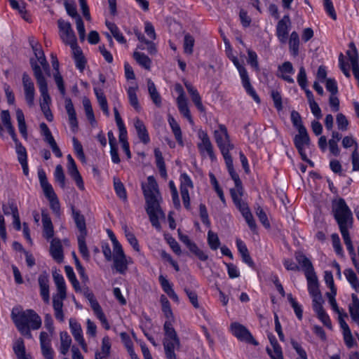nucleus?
<instances>
[{
	"label": "nucleus",
	"instance_id": "b1692460",
	"mask_svg": "<svg viewBox=\"0 0 359 359\" xmlns=\"http://www.w3.org/2000/svg\"><path fill=\"white\" fill-rule=\"evenodd\" d=\"M184 86L189 93L191 100L196 108L201 112L205 111V107L203 105L201 97L198 91L188 81L184 82Z\"/></svg>",
	"mask_w": 359,
	"mask_h": 359
},
{
	"label": "nucleus",
	"instance_id": "412c9836",
	"mask_svg": "<svg viewBox=\"0 0 359 359\" xmlns=\"http://www.w3.org/2000/svg\"><path fill=\"white\" fill-rule=\"evenodd\" d=\"M295 259L302 266L306 277L316 274L311 262L305 256V255L302 252H296Z\"/></svg>",
	"mask_w": 359,
	"mask_h": 359
},
{
	"label": "nucleus",
	"instance_id": "423d86ee",
	"mask_svg": "<svg viewBox=\"0 0 359 359\" xmlns=\"http://www.w3.org/2000/svg\"><path fill=\"white\" fill-rule=\"evenodd\" d=\"M147 206L160 205L162 200L158 184L153 176L147 177V183L142 184Z\"/></svg>",
	"mask_w": 359,
	"mask_h": 359
},
{
	"label": "nucleus",
	"instance_id": "473e14b6",
	"mask_svg": "<svg viewBox=\"0 0 359 359\" xmlns=\"http://www.w3.org/2000/svg\"><path fill=\"white\" fill-rule=\"evenodd\" d=\"M72 215L76 226L80 232L79 236H86L87 231L84 216L81 215L79 212L76 211L74 209L72 210Z\"/></svg>",
	"mask_w": 359,
	"mask_h": 359
},
{
	"label": "nucleus",
	"instance_id": "6e6d98bb",
	"mask_svg": "<svg viewBox=\"0 0 359 359\" xmlns=\"http://www.w3.org/2000/svg\"><path fill=\"white\" fill-rule=\"evenodd\" d=\"M255 213L258 217L260 222L266 229H269L271 226L270 222L268 219L267 215L260 205H257L255 208Z\"/></svg>",
	"mask_w": 359,
	"mask_h": 359
},
{
	"label": "nucleus",
	"instance_id": "09e8293b",
	"mask_svg": "<svg viewBox=\"0 0 359 359\" xmlns=\"http://www.w3.org/2000/svg\"><path fill=\"white\" fill-rule=\"evenodd\" d=\"M137 89V87H129L127 93L130 105L133 107L135 110L140 111V106L136 94Z\"/></svg>",
	"mask_w": 359,
	"mask_h": 359
},
{
	"label": "nucleus",
	"instance_id": "bf43d9fd",
	"mask_svg": "<svg viewBox=\"0 0 359 359\" xmlns=\"http://www.w3.org/2000/svg\"><path fill=\"white\" fill-rule=\"evenodd\" d=\"M194 46V39L189 34L184 36V53L189 55L193 53V48Z\"/></svg>",
	"mask_w": 359,
	"mask_h": 359
},
{
	"label": "nucleus",
	"instance_id": "de8ad7c7",
	"mask_svg": "<svg viewBox=\"0 0 359 359\" xmlns=\"http://www.w3.org/2000/svg\"><path fill=\"white\" fill-rule=\"evenodd\" d=\"M106 25L108 29L110 30L111 34L115 38V39L120 43H126V40L125 37L123 36L122 33L120 32L118 27L113 22H106Z\"/></svg>",
	"mask_w": 359,
	"mask_h": 359
},
{
	"label": "nucleus",
	"instance_id": "72a5a7b5",
	"mask_svg": "<svg viewBox=\"0 0 359 359\" xmlns=\"http://www.w3.org/2000/svg\"><path fill=\"white\" fill-rule=\"evenodd\" d=\"M72 50L76 67L82 72L84 70L86 64V60L82 53V51L78 46L72 48Z\"/></svg>",
	"mask_w": 359,
	"mask_h": 359
},
{
	"label": "nucleus",
	"instance_id": "1a4fd4ad",
	"mask_svg": "<svg viewBox=\"0 0 359 359\" xmlns=\"http://www.w3.org/2000/svg\"><path fill=\"white\" fill-rule=\"evenodd\" d=\"M214 135L216 143L221 152L233 149V144L230 142L229 135L224 125L220 124L219 130H215Z\"/></svg>",
	"mask_w": 359,
	"mask_h": 359
},
{
	"label": "nucleus",
	"instance_id": "a19ab883",
	"mask_svg": "<svg viewBox=\"0 0 359 359\" xmlns=\"http://www.w3.org/2000/svg\"><path fill=\"white\" fill-rule=\"evenodd\" d=\"M178 109L182 116L186 118L191 124H194L189 108L187 104V100H176Z\"/></svg>",
	"mask_w": 359,
	"mask_h": 359
},
{
	"label": "nucleus",
	"instance_id": "bb28decb",
	"mask_svg": "<svg viewBox=\"0 0 359 359\" xmlns=\"http://www.w3.org/2000/svg\"><path fill=\"white\" fill-rule=\"evenodd\" d=\"M43 223V234L46 239H50L54 236L53 226L48 214L43 210L41 212Z\"/></svg>",
	"mask_w": 359,
	"mask_h": 359
},
{
	"label": "nucleus",
	"instance_id": "39448f33",
	"mask_svg": "<svg viewBox=\"0 0 359 359\" xmlns=\"http://www.w3.org/2000/svg\"><path fill=\"white\" fill-rule=\"evenodd\" d=\"M11 317L16 327H30L32 330H38L41 326V317L32 309L19 311L18 313L13 310Z\"/></svg>",
	"mask_w": 359,
	"mask_h": 359
},
{
	"label": "nucleus",
	"instance_id": "3c124183",
	"mask_svg": "<svg viewBox=\"0 0 359 359\" xmlns=\"http://www.w3.org/2000/svg\"><path fill=\"white\" fill-rule=\"evenodd\" d=\"M86 236H78V245L80 253L81 254L83 258L89 261L90 259V253L88 250V247L86 243Z\"/></svg>",
	"mask_w": 359,
	"mask_h": 359
},
{
	"label": "nucleus",
	"instance_id": "052dcab7",
	"mask_svg": "<svg viewBox=\"0 0 359 359\" xmlns=\"http://www.w3.org/2000/svg\"><path fill=\"white\" fill-rule=\"evenodd\" d=\"M331 238L332 242V246L335 252L338 255L343 257L344 251L341 245V241L339 235L337 233H332L331 236Z\"/></svg>",
	"mask_w": 359,
	"mask_h": 359
},
{
	"label": "nucleus",
	"instance_id": "79ce46f5",
	"mask_svg": "<svg viewBox=\"0 0 359 359\" xmlns=\"http://www.w3.org/2000/svg\"><path fill=\"white\" fill-rule=\"evenodd\" d=\"M154 155L156 158V166L159 170L160 175L162 177H167V171L165 168V165L164 163L163 157L162 156L161 151L159 149H154Z\"/></svg>",
	"mask_w": 359,
	"mask_h": 359
},
{
	"label": "nucleus",
	"instance_id": "864d4df0",
	"mask_svg": "<svg viewBox=\"0 0 359 359\" xmlns=\"http://www.w3.org/2000/svg\"><path fill=\"white\" fill-rule=\"evenodd\" d=\"M13 350L17 358H20V356L26 354L24 340L22 338H19L15 341Z\"/></svg>",
	"mask_w": 359,
	"mask_h": 359
},
{
	"label": "nucleus",
	"instance_id": "2f4dec72",
	"mask_svg": "<svg viewBox=\"0 0 359 359\" xmlns=\"http://www.w3.org/2000/svg\"><path fill=\"white\" fill-rule=\"evenodd\" d=\"M351 300L348 306L349 313L352 320L359 325V299L355 294H352Z\"/></svg>",
	"mask_w": 359,
	"mask_h": 359
},
{
	"label": "nucleus",
	"instance_id": "f3484780",
	"mask_svg": "<svg viewBox=\"0 0 359 359\" xmlns=\"http://www.w3.org/2000/svg\"><path fill=\"white\" fill-rule=\"evenodd\" d=\"M340 232L344 239V244L346 246V249L351 256L353 264L359 274V262L356 259V254L349 235L348 229L343 230Z\"/></svg>",
	"mask_w": 359,
	"mask_h": 359
},
{
	"label": "nucleus",
	"instance_id": "f03ea898",
	"mask_svg": "<svg viewBox=\"0 0 359 359\" xmlns=\"http://www.w3.org/2000/svg\"><path fill=\"white\" fill-rule=\"evenodd\" d=\"M332 212L340 231L352 226V212L344 198L334 199L332 203Z\"/></svg>",
	"mask_w": 359,
	"mask_h": 359
},
{
	"label": "nucleus",
	"instance_id": "e433bc0d",
	"mask_svg": "<svg viewBox=\"0 0 359 359\" xmlns=\"http://www.w3.org/2000/svg\"><path fill=\"white\" fill-rule=\"evenodd\" d=\"M308 283V291L309 294L313 297L316 294H321L319 290V285L316 274H313L309 276H306Z\"/></svg>",
	"mask_w": 359,
	"mask_h": 359
},
{
	"label": "nucleus",
	"instance_id": "7ed1b4c3",
	"mask_svg": "<svg viewBox=\"0 0 359 359\" xmlns=\"http://www.w3.org/2000/svg\"><path fill=\"white\" fill-rule=\"evenodd\" d=\"M53 280L57 287V294L53 297V307L55 318L60 322H64L63 301L67 297L66 284L63 276L57 273L53 274Z\"/></svg>",
	"mask_w": 359,
	"mask_h": 359
},
{
	"label": "nucleus",
	"instance_id": "13d9d810",
	"mask_svg": "<svg viewBox=\"0 0 359 359\" xmlns=\"http://www.w3.org/2000/svg\"><path fill=\"white\" fill-rule=\"evenodd\" d=\"M208 242L212 250H217L220 245V241L217 233L209 231L208 232Z\"/></svg>",
	"mask_w": 359,
	"mask_h": 359
},
{
	"label": "nucleus",
	"instance_id": "c756f323",
	"mask_svg": "<svg viewBox=\"0 0 359 359\" xmlns=\"http://www.w3.org/2000/svg\"><path fill=\"white\" fill-rule=\"evenodd\" d=\"M134 126L141 142L144 144H148L150 141V138L144 123L140 118H137L134 121Z\"/></svg>",
	"mask_w": 359,
	"mask_h": 359
},
{
	"label": "nucleus",
	"instance_id": "20e7f679",
	"mask_svg": "<svg viewBox=\"0 0 359 359\" xmlns=\"http://www.w3.org/2000/svg\"><path fill=\"white\" fill-rule=\"evenodd\" d=\"M163 330L165 337L163 341L165 354L167 359H177L175 350L180 347V341L177 337L172 324L170 321L167 320L164 323Z\"/></svg>",
	"mask_w": 359,
	"mask_h": 359
},
{
	"label": "nucleus",
	"instance_id": "cd10ccee",
	"mask_svg": "<svg viewBox=\"0 0 359 359\" xmlns=\"http://www.w3.org/2000/svg\"><path fill=\"white\" fill-rule=\"evenodd\" d=\"M146 211L149 217L152 226L156 229H159L161 225L158 222V215H163V211L160 205L147 206Z\"/></svg>",
	"mask_w": 359,
	"mask_h": 359
},
{
	"label": "nucleus",
	"instance_id": "5701e85b",
	"mask_svg": "<svg viewBox=\"0 0 359 359\" xmlns=\"http://www.w3.org/2000/svg\"><path fill=\"white\" fill-rule=\"evenodd\" d=\"M65 109L67 111L69 123L72 130L75 133L78 130V121L76 118V114L73 105V103L69 98L65 100Z\"/></svg>",
	"mask_w": 359,
	"mask_h": 359
},
{
	"label": "nucleus",
	"instance_id": "393cba45",
	"mask_svg": "<svg viewBox=\"0 0 359 359\" xmlns=\"http://www.w3.org/2000/svg\"><path fill=\"white\" fill-rule=\"evenodd\" d=\"M298 134L294 137V144L297 150L305 149L310 144V137L309 136L306 129H303L298 131Z\"/></svg>",
	"mask_w": 359,
	"mask_h": 359
},
{
	"label": "nucleus",
	"instance_id": "c03bdc74",
	"mask_svg": "<svg viewBox=\"0 0 359 359\" xmlns=\"http://www.w3.org/2000/svg\"><path fill=\"white\" fill-rule=\"evenodd\" d=\"M133 57L140 66L147 70L150 69L151 60L144 53L135 51L133 53Z\"/></svg>",
	"mask_w": 359,
	"mask_h": 359
},
{
	"label": "nucleus",
	"instance_id": "9b49d317",
	"mask_svg": "<svg viewBox=\"0 0 359 359\" xmlns=\"http://www.w3.org/2000/svg\"><path fill=\"white\" fill-rule=\"evenodd\" d=\"M231 331L239 340L257 345V342L255 340L250 331L243 325L238 323H231Z\"/></svg>",
	"mask_w": 359,
	"mask_h": 359
},
{
	"label": "nucleus",
	"instance_id": "f257e3e1",
	"mask_svg": "<svg viewBox=\"0 0 359 359\" xmlns=\"http://www.w3.org/2000/svg\"><path fill=\"white\" fill-rule=\"evenodd\" d=\"M31 67L41 95V100L40 102L41 109L43 113L46 118L48 121H52L53 119V115L49 107L51 102V98L48 94L47 81L45 76L43 75L42 71L39 66L32 60L31 61Z\"/></svg>",
	"mask_w": 359,
	"mask_h": 359
},
{
	"label": "nucleus",
	"instance_id": "680f3d73",
	"mask_svg": "<svg viewBox=\"0 0 359 359\" xmlns=\"http://www.w3.org/2000/svg\"><path fill=\"white\" fill-rule=\"evenodd\" d=\"M2 209L4 215H12L13 217L18 214L17 205L13 202H8L7 204H3Z\"/></svg>",
	"mask_w": 359,
	"mask_h": 359
},
{
	"label": "nucleus",
	"instance_id": "9d476101",
	"mask_svg": "<svg viewBox=\"0 0 359 359\" xmlns=\"http://www.w3.org/2000/svg\"><path fill=\"white\" fill-rule=\"evenodd\" d=\"M198 137L200 142L197 144V147L201 154L202 156L207 155L211 160H215L216 157L214 154L213 146L207 133L200 130L198 132Z\"/></svg>",
	"mask_w": 359,
	"mask_h": 359
},
{
	"label": "nucleus",
	"instance_id": "69168bd1",
	"mask_svg": "<svg viewBox=\"0 0 359 359\" xmlns=\"http://www.w3.org/2000/svg\"><path fill=\"white\" fill-rule=\"evenodd\" d=\"M231 179L233 180L235 183V189L236 192H239V194L241 193V191H243V188L242 186V182L240 180V177L236 173L234 169H232L231 170L228 171Z\"/></svg>",
	"mask_w": 359,
	"mask_h": 359
},
{
	"label": "nucleus",
	"instance_id": "49530a36",
	"mask_svg": "<svg viewBox=\"0 0 359 359\" xmlns=\"http://www.w3.org/2000/svg\"><path fill=\"white\" fill-rule=\"evenodd\" d=\"M95 93L97 97V102L101 109L103 111L104 114L107 116H109V110L108 107L107 101L106 97L104 96L103 92L101 90H98L97 88L94 89Z\"/></svg>",
	"mask_w": 359,
	"mask_h": 359
},
{
	"label": "nucleus",
	"instance_id": "aec40b11",
	"mask_svg": "<svg viewBox=\"0 0 359 359\" xmlns=\"http://www.w3.org/2000/svg\"><path fill=\"white\" fill-rule=\"evenodd\" d=\"M50 253L53 259L58 263H61L64 259L63 249L60 240L59 238H53L50 242Z\"/></svg>",
	"mask_w": 359,
	"mask_h": 359
},
{
	"label": "nucleus",
	"instance_id": "a18cd8bd",
	"mask_svg": "<svg viewBox=\"0 0 359 359\" xmlns=\"http://www.w3.org/2000/svg\"><path fill=\"white\" fill-rule=\"evenodd\" d=\"M9 2L12 8L18 11L19 13L21 15L24 20L26 21L29 20L28 18H27V4L23 0H20V1L17 0H9Z\"/></svg>",
	"mask_w": 359,
	"mask_h": 359
},
{
	"label": "nucleus",
	"instance_id": "ddd939ff",
	"mask_svg": "<svg viewBox=\"0 0 359 359\" xmlns=\"http://www.w3.org/2000/svg\"><path fill=\"white\" fill-rule=\"evenodd\" d=\"M290 20L288 15H285L280 20L276 25V36L281 43H285L289 34Z\"/></svg>",
	"mask_w": 359,
	"mask_h": 359
},
{
	"label": "nucleus",
	"instance_id": "ea45409f",
	"mask_svg": "<svg viewBox=\"0 0 359 359\" xmlns=\"http://www.w3.org/2000/svg\"><path fill=\"white\" fill-rule=\"evenodd\" d=\"M67 171H68L69 175L72 177V179L74 180L78 187L80 189H83L84 184H83V179L77 169L76 165L74 164V165L67 166Z\"/></svg>",
	"mask_w": 359,
	"mask_h": 359
},
{
	"label": "nucleus",
	"instance_id": "7c9ffc66",
	"mask_svg": "<svg viewBox=\"0 0 359 359\" xmlns=\"http://www.w3.org/2000/svg\"><path fill=\"white\" fill-rule=\"evenodd\" d=\"M288 45L291 55L293 57L298 56L299 54L300 39L299 34L297 32L293 31L290 34L288 39Z\"/></svg>",
	"mask_w": 359,
	"mask_h": 359
},
{
	"label": "nucleus",
	"instance_id": "a878e982",
	"mask_svg": "<svg viewBox=\"0 0 359 359\" xmlns=\"http://www.w3.org/2000/svg\"><path fill=\"white\" fill-rule=\"evenodd\" d=\"M278 70L280 72V75L278 76L287 81L289 83H294V81L290 74H293L294 69L292 64L290 62H285L278 67Z\"/></svg>",
	"mask_w": 359,
	"mask_h": 359
},
{
	"label": "nucleus",
	"instance_id": "8fccbe9b",
	"mask_svg": "<svg viewBox=\"0 0 359 359\" xmlns=\"http://www.w3.org/2000/svg\"><path fill=\"white\" fill-rule=\"evenodd\" d=\"M114 187L116 195L123 201L127 200V194L123 184L119 179H114Z\"/></svg>",
	"mask_w": 359,
	"mask_h": 359
},
{
	"label": "nucleus",
	"instance_id": "58836bf2",
	"mask_svg": "<svg viewBox=\"0 0 359 359\" xmlns=\"http://www.w3.org/2000/svg\"><path fill=\"white\" fill-rule=\"evenodd\" d=\"M60 353L65 355L70 348L72 344V339L67 332H61L60 334Z\"/></svg>",
	"mask_w": 359,
	"mask_h": 359
},
{
	"label": "nucleus",
	"instance_id": "5fc2aeb1",
	"mask_svg": "<svg viewBox=\"0 0 359 359\" xmlns=\"http://www.w3.org/2000/svg\"><path fill=\"white\" fill-rule=\"evenodd\" d=\"M287 299L291 305V306L293 308L294 311L295 313L296 316L299 320L302 319L303 316V311L302 309V306L299 303L296 301V299L292 297V294H287Z\"/></svg>",
	"mask_w": 359,
	"mask_h": 359
},
{
	"label": "nucleus",
	"instance_id": "2eb2a0df",
	"mask_svg": "<svg viewBox=\"0 0 359 359\" xmlns=\"http://www.w3.org/2000/svg\"><path fill=\"white\" fill-rule=\"evenodd\" d=\"M69 327L75 341H76L79 344V345L81 346L82 349L85 352H87L88 346L84 340L83 336V330L80 323H79L75 319L70 318Z\"/></svg>",
	"mask_w": 359,
	"mask_h": 359
},
{
	"label": "nucleus",
	"instance_id": "e2e57ef3",
	"mask_svg": "<svg viewBox=\"0 0 359 359\" xmlns=\"http://www.w3.org/2000/svg\"><path fill=\"white\" fill-rule=\"evenodd\" d=\"M291 121L293 126L297 129L298 131L303 129H306L302 124V121L300 114L296 111H292L291 113Z\"/></svg>",
	"mask_w": 359,
	"mask_h": 359
},
{
	"label": "nucleus",
	"instance_id": "4c0bfd02",
	"mask_svg": "<svg viewBox=\"0 0 359 359\" xmlns=\"http://www.w3.org/2000/svg\"><path fill=\"white\" fill-rule=\"evenodd\" d=\"M243 193V191H241V193L239 194V192H236V189L230 190V194L233 200V202L240 212L245 210L249 208L247 203L243 201L241 198Z\"/></svg>",
	"mask_w": 359,
	"mask_h": 359
},
{
	"label": "nucleus",
	"instance_id": "37998d69",
	"mask_svg": "<svg viewBox=\"0 0 359 359\" xmlns=\"http://www.w3.org/2000/svg\"><path fill=\"white\" fill-rule=\"evenodd\" d=\"M344 273L351 287L359 293V280L355 273L351 269H347L344 270Z\"/></svg>",
	"mask_w": 359,
	"mask_h": 359
},
{
	"label": "nucleus",
	"instance_id": "4468645a",
	"mask_svg": "<svg viewBox=\"0 0 359 359\" xmlns=\"http://www.w3.org/2000/svg\"><path fill=\"white\" fill-rule=\"evenodd\" d=\"M114 267L117 272L123 274L128 269V262L122 247L114 250Z\"/></svg>",
	"mask_w": 359,
	"mask_h": 359
},
{
	"label": "nucleus",
	"instance_id": "dca6fc26",
	"mask_svg": "<svg viewBox=\"0 0 359 359\" xmlns=\"http://www.w3.org/2000/svg\"><path fill=\"white\" fill-rule=\"evenodd\" d=\"M40 128L42 135L44 136V140L50 145L54 154L57 157H61L62 155V152L58 147L53 136L52 135L48 126L45 123H41L40 124Z\"/></svg>",
	"mask_w": 359,
	"mask_h": 359
},
{
	"label": "nucleus",
	"instance_id": "603ef678",
	"mask_svg": "<svg viewBox=\"0 0 359 359\" xmlns=\"http://www.w3.org/2000/svg\"><path fill=\"white\" fill-rule=\"evenodd\" d=\"M54 177L55 181L60 184L61 188L65 189L66 186V179L61 165H57L55 168Z\"/></svg>",
	"mask_w": 359,
	"mask_h": 359
},
{
	"label": "nucleus",
	"instance_id": "0eeeda50",
	"mask_svg": "<svg viewBox=\"0 0 359 359\" xmlns=\"http://www.w3.org/2000/svg\"><path fill=\"white\" fill-rule=\"evenodd\" d=\"M59 35L62 42L71 48L77 46L76 37L70 22L62 19L57 20Z\"/></svg>",
	"mask_w": 359,
	"mask_h": 359
},
{
	"label": "nucleus",
	"instance_id": "4be33fe9",
	"mask_svg": "<svg viewBox=\"0 0 359 359\" xmlns=\"http://www.w3.org/2000/svg\"><path fill=\"white\" fill-rule=\"evenodd\" d=\"M111 343L109 337L105 336L102 339L100 350L95 353V359H108L110 357Z\"/></svg>",
	"mask_w": 359,
	"mask_h": 359
},
{
	"label": "nucleus",
	"instance_id": "c85d7f7f",
	"mask_svg": "<svg viewBox=\"0 0 359 359\" xmlns=\"http://www.w3.org/2000/svg\"><path fill=\"white\" fill-rule=\"evenodd\" d=\"M236 246L239 253L241 255L243 262L247 264L248 266L253 267L255 264L254 262L250 255L249 251L245 243L241 239L237 238Z\"/></svg>",
	"mask_w": 359,
	"mask_h": 359
},
{
	"label": "nucleus",
	"instance_id": "774afa93",
	"mask_svg": "<svg viewBox=\"0 0 359 359\" xmlns=\"http://www.w3.org/2000/svg\"><path fill=\"white\" fill-rule=\"evenodd\" d=\"M15 151L18 154V160L19 163H25L27 161V155L25 147L22 144H17Z\"/></svg>",
	"mask_w": 359,
	"mask_h": 359
},
{
	"label": "nucleus",
	"instance_id": "c9c22d12",
	"mask_svg": "<svg viewBox=\"0 0 359 359\" xmlns=\"http://www.w3.org/2000/svg\"><path fill=\"white\" fill-rule=\"evenodd\" d=\"M147 87L149 94L150 95L152 102L158 107L161 106V97L156 90L154 83L150 79H147Z\"/></svg>",
	"mask_w": 359,
	"mask_h": 359
},
{
	"label": "nucleus",
	"instance_id": "0e129e2a",
	"mask_svg": "<svg viewBox=\"0 0 359 359\" xmlns=\"http://www.w3.org/2000/svg\"><path fill=\"white\" fill-rule=\"evenodd\" d=\"M83 105L86 111V115L88 118V119L90 121H95V116L93 114V108L91 106L90 101L89 99L85 97L83 100Z\"/></svg>",
	"mask_w": 359,
	"mask_h": 359
},
{
	"label": "nucleus",
	"instance_id": "338daca9",
	"mask_svg": "<svg viewBox=\"0 0 359 359\" xmlns=\"http://www.w3.org/2000/svg\"><path fill=\"white\" fill-rule=\"evenodd\" d=\"M297 82L303 90H306V88L307 87V77L306 70L303 66L299 68V72L297 76Z\"/></svg>",
	"mask_w": 359,
	"mask_h": 359
},
{
	"label": "nucleus",
	"instance_id": "a211bd4d",
	"mask_svg": "<svg viewBox=\"0 0 359 359\" xmlns=\"http://www.w3.org/2000/svg\"><path fill=\"white\" fill-rule=\"evenodd\" d=\"M40 287V294L45 303L48 304L50 301L49 294V278L46 272L41 273L38 278Z\"/></svg>",
	"mask_w": 359,
	"mask_h": 359
},
{
	"label": "nucleus",
	"instance_id": "6e6552de",
	"mask_svg": "<svg viewBox=\"0 0 359 359\" xmlns=\"http://www.w3.org/2000/svg\"><path fill=\"white\" fill-rule=\"evenodd\" d=\"M230 59L233 63V65L236 67L240 74L243 86L245 89L246 92L248 93V94L252 97V98L256 102L259 103L260 99L258 95L257 94L256 91L254 90V88L250 84V79L246 69L240 64L238 59L236 56H231Z\"/></svg>",
	"mask_w": 359,
	"mask_h": 359
},
{
	"label": "nucleus",
	"instance_id": "f704fd0d",
	"mask_svg": "<svg viewBox=\"0 0 359 359\" xmlns=\"http://www.w3.org/2000/svg\"><path fill=\"white\" fill-rule=\"evenodd\" d=\"M168 123L172 129V132L173 133L175 137L177 140V142L180 144L181 146L184 145L183 140H182V130L180 125L177 122V121L175 119L174 117L169 115L168 118Z\"/></svg>",
	"mask_w": 359,
	"mask_h": 359
},
{
	"label": "nucleus",
	"instance_id": "f8f14e48",
	"mask_svg": "<svg viewBox=\"0 0 359 359\" xmlns=\"http://www.w3.org/2000/svg\"><path fill=\"white\" fill-rule=\"evenodd\" d=\"M22 86L25 100L29 107H32L34 103L35 88L33 81L27 73L22 74Z\"/></svg>",
	"mask_w": 359,
	"mask_h": 359
},
{
	"label": "nucleus",
	"instance_id": "4d7b16f0",
	"mask_svg": "<svg viewBox=\"0 0 359 359\" xmlns=\"http://www.w3.org/2000/svg\"><path fill=\"white\" fill-rule=\"evenodd\" d=\"M83 295L87 298L90 304V306L93 311L97 309V308L100 307L98 302L95 298L93 293L89 290L88 287H84L83 290Z\"/></svg>",
	"mask_w": 359,
	"mask_h": 359
},
{
	"label": "nucleus",
	"instance_id": "6ab92c4d",
	"mask_svg": "<svg viewBox=\"0 0 359 359\" xmlns=\"http://www.w3.org/2000/svg\"><path fill=\"white\" fill-rule=\"evenodd\" d=\"M349 48L351 50H348L346 52L348 56L349 60L351 63L353 74L355 78L359 81V65H358V54L355 44L351 42L349 44Z\"/></svg>",
	"mask_w": 359,
	"mask_h": 359
}]
</instances>
